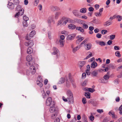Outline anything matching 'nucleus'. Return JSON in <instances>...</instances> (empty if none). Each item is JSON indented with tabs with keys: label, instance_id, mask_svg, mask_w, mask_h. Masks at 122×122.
<instances>
[{
	"label": "nucleus",
	"instance_id": "33",
	"mask_svg": "<svg viewBox=\"0 0 122 122\" xmlns=\"http://www.w3.org/2000/svg\"><path fill=\"white\" fill-rule=\"evenodd\" d=\"M111 24V22H109L108 21L105 22L104 24V25L105 26H107L110 25Z\"/></svg>",
	"mask_w": 122,
	"mask_h": 122
},
{
	"label": "nucleus",
	"instance_id": "28",
	"mask_svg": "<svg viewBox=\"0 0 122 122\" xmlns=\"http://www.w3.org/2000/svg\"><path fill=\"white\" fill-rule=\"evenodd\" d=\"M85 95L86 98L89 99L90 98V93L89 92H86Z\"/></svg>",
	"mask_w": 122,
	"mask_h": 122
},
{
	"label": "nucleus",
	"instance_id": "13",
	"mask_svg": "<svg viewBox=\"0 0 122 122\" xmlns=\"http://www.w3.org/2000/svg\"><path fill=\"white\" fill-rule=\"evenodd\" d=\"M80 45L74 48L73 47H72V52L73 53H75L78 50H79L81 47Z\"/></svg>",
	"mask_w": 122,
	"mask_h": 122
},
{
	"label": "nucleus",
	"instance_id": "20",
	"mask_svg": "<svg viewBox=\"0 0 122 122\" xmlns=\"http://www.w3.org/2000/svg\"><path fill=\"white\" fill-rule=\"evenodd\" d=\"M76 30L82 33H83L84 31V29L81 27H76Z\"/></svg>",
	"mask_w": 122,
	"mask_h": 122
},
{
	"label": "nucleus",
	"instance_id": "46",
	"mask_svg": "<svg viewBox=\"0 0 122 122\" xmlns=\"http://www.w3.org/2000/svg\"><path fill=\"white\" fill-rule=\"evenodd\" d=\"M105 80L104 79L102 78L100 80H101V81L100 82L102 83H107V81H105Z\"/></svg>",
	"mask_w": 122,
	"mask_h": 122
},
{
	"label": "nucleus",
	"instance_id": "16",
	"mask_svg": "<svg viewBox=\"0 0 122 122\" xmlns=\"http://www.w3.org/2000/svg\"><path fill=\"white\" fill-rule=\"evenodd\" d=\"M64 18H62L58 21L57 23V26L59 25L61 26L62 25H63V24H62V23H63L64 21Z\"/></svg>",
	"mask_w": 122,
	"mask_h": 122
},
{
	"label": "nucleus",
	"instance_id": "11",
	"mask_svg": "<svg viewBox=\"0 0 122 122\" xmlns=\"http://www.w3.org/2000/svg\"><path fill=\"white\" fill-rule=\"evenodd\" d=\"M54 52L52 53V54L53 55H57L59 53V51L57 48L55 47L53 48Z\"/></svg>",
	"mask_w": 122,
	"mask_h": 122
},
{
	"label": "nucleus",
	"instance_id": "39",
	"mask_svg": "<svg viewBox=\"0 0 122 122\" xmlns=\"http://www.w3.org/2000/svg\"><path fill=\"white\" fill-rule=\"evenodd\" d=\"M23 19L24 21H27L29 20V18L28 17L26 16V15H25L23 17Z\"/></svg>",
	"mask_w": 122,
	"mask_h": 122
},
{
	"label": "nucleus",
	"instance_id": "64",
	"mask_svg": "<svg viewBox=\"0 0 122 122\" xmlns=\"http://www.w3.org/2000/svg\"><path fill=\"white\" fill-rule=\"evenodd\" d=\"M60 40H63L65 38V36L63 35H61L60 36Z\"/></svg>",
	"mask_w": 122,
	"mask_h": 122
},
{
	"label": "nucleus",
	"instance_id": "56",
	"mask_svg": "<svg viewBox=\"0 0 122 122\" xmlns=\"http://www.w3.org/2000/svg\"><path fill=\"white\" fill-rule=\"evenodd\" d=\"M88 81L87 80H85L83 82L82 85L83 86H86L87 84V82Z\"/></svg>",
	"mask_w": 122,
	"mask_h": 122
},
{
	"label": "nucleus",
	"instance_id": "53",
	"mask_svg": "<svg viewBox=\"0 0 122 122\" xmlns=\"http://www.w3.org/2000/svg\"><path fill=\"white\" fill-rule=\"evenodd\" d=\"M43 93H42V97L44 99H45L46 98V95L45 91L43 90Z\"/></svg>",
	"mask_w": 122,
	"mask_h": 122
},
{
	"label": "nucleus",
	"instance_id": "8",
	"mask_svg": "<svg viewBox=\"0 0 122 122\" xmlns=\"http://www.w3.org/2000/svg\"><path fill=\"white\" fill-rule=\"evenodd\" d=\"M75 34H71L68 35L67 37V40H73L75 36Z\"/></svg>",
	"mask_w": 122,
	"mask_h": 122
},
{
	"label": "nucleus",
	"instance_id": "5",
	"mask_svg": "<svg viewBox=\"0 0 122 122\" xmlns=\"http://www.w3.org/2000/svg\"><path fill=\"white\" fill-rule=\"evenodd\" d=\"M86 62L85 61H80L79 62L78 66L81 71L83 70V68H84V65L85 64Z\"/></svg>",
	"mask_w": 122,
	"mask_h": 122
},
{
	"label": "nucleus",
	"instance_id": "38",
	"mask_svg": "<svg viewBox=\"0 0 122 122\" xmlns=\"http://www.w3.org/2000/svg\"><path fill=\"white\" fill-rule=\"evenodd\" d=\"M91 115L90 116L89 118L91 121H92L94 120V117L93 116H92V113H91Z\"/></svg>",
	"mask_w": 122,
	"mask_h": 122
},
{
	"label": "nucleus",
	"instance_id": "6",
	"mask_svg": "<svg viewBox=\"0 0 122 122\" xmlns=\"http://www.w3.org/2000/svg\"><path fill=\"white\" fill-rule=\"evenodd\" d=\"M51 10L53 12H55L59 11L60 10V8L57 6L52 5L50 7Z\"/></svg>",
	"mask_w": 122,
	"mask_h": 122
},
{
	"label": "nucleus",
	"instance_id": "2",
	"mask_svg": "<svg viewBox=\"0 0 122 122\" xmlns=\"http://www.w3.org/2000/svg\"><path fill=\"white\" fill-rule=\"evenodd\" d=\"M16 10H17L19 11L16 13L15 15V17L18 18L20 16L22 15L24 12V9H22L21 6L20 5H18L16 7Z\"/></svg>",
	"mask_w": 122,
	"mask_h": 122
},
{
	"label": "nucleus",
	"instance_id": "18",
	"mask_svg": "<svg viewBox=\"0 0 122 122\" xmlns=\"http://www.w3.org/2000/svg\"><path fill=\"white\" fill-rule=\"evenodd\" d=\"M87 70L86 71V73L87 75H89L90 74V72H89L90 70V66L88 65L86 66Z\"/></svg>",
	"mask_w": 122,
	"mask_h": 122
},
{
	"label": "nucleus",
	"instance_id": "63",
	"mask_svg": "<svg viewBox=\"0 0 122 122\" xmlns=\"http://www.w3.org/2000/svg\"><path fill=\"white\" fill-rule=\"evenodd\" d=\"M60 120L59 118H56L54 122H60Z\"/></svg>",
	"mask_w": 122,
	"mask_h": 122
},
{
	"label": "nucleus",
	"instance_id": "62",
	"mask_svg": "<svg viewBox=\"0 0 122 122\" xmlns=\"http://www.w3.org/2000/svg\"><path fill=\"white\" fill-rule=\"evenodd\" d=\"M94 29V27L92 26H90L89 27V30L90 31H92Z\"/></svg>",
	"mask_w": 122,
	"mask_h": 122
},
{
	"label": "nucleus",
	"instance_id": "9",
	"mask_svg": "<svg viewBox=\"0 0 122 122\" xmlns=\"http://www.w3.org/2000/svg\"><path fill=\"white\" fill-rule=\"evenodd\" d=\"M76 38L77 39L76 41V43L77 44H79L84 39L83 37H81V36H76Z\"/></svg>",
	"mask_w": 122,
	"mask_h": 122
},
{
	"label": "nucleus",
	"instance_id": "59",
	"mask_svg": "<svg viewBox=\"0 0 122 122\" xmlns=\"http://www.w3.org/2000/svg\"><path fill=\"white\" fill-rule=\"evenodd\" d=\"M97 111L99 113H101L102 112H103V110L102 109H98L97 110Z\"/></svg>",
	"mask_w": 122,
	"mask_h": 122
},
{
	"label": "nucleus",
	"instance_id": "22",
	"mask_svg": "<svg viewBox=\"0 0 122 122\" xmlns=\"http://www.w3.org/2000/svg\"><path fill=\"white\" fill-rule=\"evenodd\" d=\"M98 74V72L97 70H95L92 72L91 74L93 77L96 76Z\"/></svg>",
	"mask_w": 122,
	"mask_h": 122
},
{
	"label": "nucleus",
	"instance_id": "14",
	"mask_svg": "<svg viewBox=\"0 0 122 122\" xmlns=\"http://www.w3.org/2000/svg\"><path fill=\"white\" fill-rule=\"evenodd\" d=\"M76 26L73 24H70L68 26V28L71 30L75 29L76 28Z\"/></svg>",
	"mask_w": 122,
	"mask_h": 122
},
{
	"label": "nucleus",
	"instance_id": "12",
	"mask_svg": "<svg viewBox=\"0 0 122 122\" xmlns=\"http://www.w3.org/2000/svg\"><path fill=\"white\" fill-rule=\"evenodd\" d=\"M7 6L9 9H12L14 8V5L12 3L9 2L7 5Z\"/></svg>",
	"mask_w": 122,
	"mask_h": 122
},
{
	"label": "nucleus",
	"instance_id": "1",
	"mask_svg": "<svg viewBox=\"0 0 122 122\" xmlns=\"http://www.w3.org/2000/svg\"><path fill=\"white\" fill-rule=\"evenodd\" d=\"M26 64L27 66H30L29 70L26 71L27 75H29L30 73L32 74H34L36 71L35 66H34L31 65L30 63H26Z\"/></svg>",
	"mask_w": 122,
	"mask_h": 122
},
{
	"label": "nucleus",
	"instance_id": "49",
	"mask_svg": "<svg viewBox=\"0 0 122 122\" xmlns=\"http://www.w3.org/2000/svg\"><path fill=\"white\" fill-rule=\"evenodd\" d=\"M67 20L68 22L70 23H72L73 22V20H72L70 18L66 17Z\"/></svg>",
	"mask_w": 122,
	"mask_h": 122
},
{
	"label": "nucleus",
	"instance_id": "57",
	"mask_svg": "<svg viewBox=\"0 0 122 122\" xmlns=\"http://www.w3.org/2000/svg\"><path fill=\"white\" fill-rule=\"evenodd\" d=\"M114 83L116 84H117L119 83V80L118 79H116L114 81Z\"/></svg>",
	"mask_w": 122,
	"mask_h": 122
},
{
	"label": "nucleus",
	"instance_id": "34",
	"mask_svg": "<svg viewBox=\"0 0 122 122\" xmlns=\"http://www.w3.org/2000/svg\"><path fill=\"white\" fill-rule=\"evenodd\" d=\"M23 25L24 27H27L28 25V24L27 23V21H24L23 22Z\"/></svg>",
	"mask_w": 122,
	"mask_h": 122
},
{
	"label": "nucleus",
	"instance_id": "3",
	"mask_svg": "<svg viewBox=\"0 0 122 122\" xmlns=\"http://www.w3.org/2000/svg\"><path fill=\"white\" fill-rule=\"evenodd\" d=\"M46 104L47 106H55V102L54 101H52L51 97H49L46 100Z\"/></svg>",
	"mask_w": 122,
	"mask_h": 122
},
{
	"label": "nucleus",
	"instance_id": "30",
	"mask_svg": "<svg viewBox=\"0 0 122 122\" xmlns=\"http://www.w3.org/2000/svg\"><path fill=\"white\" fill-rule=\"evenodd\" d=\"M80 11L81 13H85L86 12V9L85 8H83L81 9L80 10Z\"/></svg>",
	"mask_w": 122,
	"mask_h": 122
},
{
	"label": "nucleus",
	"instance_id": "23",
	"mask_svg": "<svg viewBox=\"0 0 122 122\" xmlns=\"http://www.w3.org/2000/svg\"><path fill=\"white\" fill-rule=\"evenodd\" d=\"M33 51V49L30 47H29L27 49V53L28 54H30Z\"/></svg>",
	"mask_w": 122,
	"mask_h": 122
},
{
	"label": "nucleus",
	"instance_id": "4",
	"mask_svg": "<svg viewBox=\"0 0 122 122\" xmlns=\"http://www.w3.org/2000/svg\"><path fill=\"white\" fill-rule=\"evenodd\" d=\"M67 94L68 97L67 98L68 101L70 102H73V94L70 90H68L67 92Z\"/></svg>",
	"mask_w": 122,
	"mask_h": 122
},
{
	"label": "nucleus",
	"instance_id": "15",
	"mask_svg": "<svg viewBox=\"0 0 122 122\" xmlns=\"http://www.w3.org/2000/svg\"><path fill=\"white\" fill-rule=\"evenodd\" d=\"M32 60V57L31 55H28L26 57V60L28 61L27 63L31 61Z\"/></svg>",
	"mask_w": 122,
	"mask_h": 122
},
{
	"label": "nucleus",
	"instance_id": "26",
	"mask_svg": "<svg viewBox=\"0 0 122 122\" xmlns=\"http://www.w3.org/2000/svg\"><path fill=\"white\" fill-rule=\"evenodd\" d=\"M73 13L74 15L76 16H79L78 11L77 10H74L73 11Z\"/></svg>",
	"mask_w": 122,
	"mask_h": 122
},
{
	"label": "nucleus",
	"instance_id": "50",
	"mask_svg": "<svg viewBox=\"0 0 122 122\" xmlns=\"http://www.w3.org/2000/svg\"><path fill=\"white\" fill-rule=\"evenodd\" d=\"M86 74L85 73H83L82 74V78L83 79H85L86 77Z\"/></svg>",
	"mask_w": 122,
	"mask_h": 122
},
{
	"label": "nucleus",
	"instance_id": "55",
	"mask_svg": "<svg viewBox=\"0 0 122 122\" xmlns=\"http://www.w3.org/2000/svg\"><path fill=\"white\" fill-rule=\"evenodd\" d=\"M102 35L100 33H97L96 35V37L98 38H101L102 36Z\"/></svg>",
	"mask_w": 122,
	"mask_h": 122
},
{
	"label": "nucleus",
	"instance_id": "44",
	"mask_svg": "<svg viewBox=\"0 0 122 122\" xmlns=\"http://www.w3.org/2000/svg\"><path fill=\"white\" fill-rule=\"evenodd\" d=\"M83 29H86L88 28V26L85 23L83 25Z\"/></svg>",
	"mask_w": 122,
	"mask_h": 122
},
{
	"label": "nucleus",
	"instance_id": "29",
	"mask_svg": "<svg viewBox=\"0 0 122 122\" xmlns=\"http://www.w3.org/2000/svg\"><path fill=\"white\" fill-rule=\"evenodd\" d=\"M62 18H64V21H63V22L62 23V24H63V25H65L67 22H68L67 20L66 17H63Z\"/></svg>",
	"mask_w": 122,
	"mask_h": 122
},
{
	"label": "nucleus",
	"instance_id": "45",
	"mask_svg": "<svg viewBox=\"0 0 122 122\" xmlns=\"http://www.w3.org/2000/svg\"><path fill=\"white\" fill-rule=\"evenodd\" d=\"M115 37V35H111L110 36V38L111 40H113Z\"/></svg>",
	"mask_w": 122,
	"mask_h": 122
},
{
	"label": "nucleus",
	"instance_id": "17",
	"mask_svg": "<svg viewBox=\"0 0 122 122\" xmlns=\"http://www.w3.org/2000/svg\"><path fill=\"white\" fill-rule=\"evenodd\" d=\"M55 106H51L50 107V111L51 113L54 112L56 111V108L54 107Z\"/></svg>",
	"mask_w": 122,
	"mask_h": 122
},
{
	"label": "nucleus",
	"instance_id": "32",
	"mask_svg": "<svg viewBox=\"0 0 122 122\" xmlns=\"http://www.w3.org/2000/svg\"><path fill=\"white\" fill-rule=\"evenodd\" d=\"M65 79L64 78H61L60 80L59 84H62L65 81Z\"/></svg>",
	"mask_w": 122,
	"mask_h": 122
},
{
	"label": "nucleus",
	"instance_id": "10",
	"mask_svg": "<svg viewBox=\"0 0 122 122\" xmlns=\"http://www.w3.org/2000/svg\"><path fill=\"white\" fill-rule=\"evenodd\" d=\"M25 45L26 46H32L34 44V43L32 40H30L28 42H26L25 43Z\"/></svg>",
	"mask_w": 122,
	"mask_h": 122
},
{
	"label": "nucleus",
	"instance_id": "48",
	"mask_svg": "<svg viewBox=\"0 0 122 122\" xmlns=\"http://www.w3.org/2000/svg\"><path fill=\"white\" fill-rule=\"evenodd\" d=\"M104 69H101V70L104 71H107L108 70V68L107 67H105L104 66H103Z\"/></svg>",
	"mask_w": 122,
	"mask_h": 122
},
{
	"label": "nucleus",
	"instance_id": "61",
	"mask_svg": "<svg viewBox=\"0 0 122 122\" xmlns=\"http://www.w3.org/2000/svg\"><path fill=\"white\" fill-rule=\"evenodd\" d=\"M39 2V0H35L34 5H37L38 4Z\"/></svg>",
	"mask_w": 122,
	"mask_h": 122
},
{
	"label": "nucleus",
	"instance_id": "40",
	"mask_svg": "<svg viewBox=\"0 0 122 122\" xmlns=\"http://www.w3.org/2000/svg\"><path fill=\"white\" fill-rule=\"evenodd\" d=\"M95 15L97 16H100L101 15L102 13L101 12H96L95 13Z\"/></svg>",
	"mask_w": 122,
	"mask_h": 122
},
{
	"label": "nucleus",
	"instance_id": "27",
	"mask_svg": "<svg viewBox=\"0 0 122 122\" xmlns=\"http://www.w3.org/2000/svg\"><path fill=\"white\" fill-rule=\"evenodd\" d=\"M35 34L36 33L35 30H32L30 33L29 36L31 37H33L35 35Z\"/></svg>",
	"mask_w": 122,
	"mask_h": 122
},
{
	"label": "nucleus",
	"instance_id": "37",
	"mask_svg": "<svg viewBox=\"0 0 122 122\" xmlns=\"http://www.w3.org/2000/svg\"><path fill=\"white\" fill-rule=\"evenodd\" d=\"M116 18L118 19V21H120L122 20V16L120 15H118L117 16Z\"/></svg>",
	"mask_w": 122,
	"mask_h": 122
},
{
	"label": "nucleus",
	"instance_id": "54",
	"mask_svg": "<svg viewBox=\"0 0 122 122\" xmlns=\"http://www.w3.org/2000/svg\"><path fill=\"white\" fill-rule=\"evenodd\" d=\"M119 47L117 46H115L114 47V49L115 50H119Z\"/></svg>",
	"mask_w": 122,
	"mask_h": 122
},
{
	"label": "nucleus",
	"instance_id": "60",
	"mask_svg": "<svg viewBox=\"0 0 122 122\" xmlns=\"http://www.w3.org/2000/svg\"><path fill=\"white\" fill-rule=\"evenodd\" d=\"M94 10V8L92 7H90L88 9L90 11H92Z\"/></svg>",
	"mask_w": 122,
	"mask_h": 122
},
{
	"label": "nucleus",
	"instance_id": "19",
	"mask_svg": "<svg viewBox=\"0 0 122 122\" xmlns=\"http://www.w3.org/2000/svg\"><path fill=\"white\" fill-rule=\"evenodd\" d=\"M61 13L60 11H57L56 12L55 14V18L56 19H58L59 16L61 15Z\"/></svg>",
	"mask_w": 122,
	"mask_h": 122
},
{
	"label": "nucleus",
	"instance_id": "52",
	"mask_svg": "<svg viewBox=\"0 0 122 122\" xmlns=\"http://www.w3.org/2000/svg\"><path fill=\"white\" fill-rule=\"evenodd\" d=\"M51 33L50 32H48V38L51 40Z\"/></svg>",
	"mask_w": 122,
	"mask_h": 122
},
{
	"label": "nucleus",
	"instance_id": "58",
	"mask_svg": "<svg viewBox=\"0 0 122 122\" xmlns=\"http://www.w3.org/2000/svg\"><path fill=\"white\" fill-rule=\"evenodd\" d=\"M108 121V119L107 117H105L104 119L103 122H107Z\"/></svg>",
	"mask_w": 122,
	"mask_h": 122
},
{
	"label": "nucleus",
	"instance_id": "36",
	"mask_svg": "<svg viewBox=\"0 0 122 122\" xmlns=\"http://www.w3.org/2000/svg\"><path fill=\"white\" fill-rule=\"evenodd\" d=\"M37 84L40 87H41L43 86V84L41 82L39 81H37Z\"/></svg>",
	"mask_w": 122,
	"mask_h": 122
},
{
	"label": "nucleus",
	"instance_id": "35",
	"mask_svg": "<svg viewBox=\"0 0 122 122\" xmlns=\"http://www.w3.org/2000/svg\"><path fill=\"white\" fill-rule=\"evenodd\" d=\"M59 42L61 46L63 47L64 45V41L63 40H60L59 41Z\"/></svg>",
	"mask_w": 122,
	"mask_h": 122
},
{
	"label": "nucleus",
	"instance_id": "7",
	"mask_svg": "<svg viewBox=\"0 0 122 122\" xmlns=\"http://www.w3.org/2000/svg\"><path fill=\"white\" fill-rule=\"evenodd\" d=\"M84 46L86 49L88 50L91 48L92 45L91 43H88L86 44H84Z\"/></svg>",
	"mask_w": 122,
	"mask_h": 122
},
{
	"label": "nucleus",
	"instance_id": "51",
	"mask_svg": "<svg viewBox=\"0 0 122 122\" xmlns=\"http://www.w3.org/2000/svg\"><path fill=\"white\" fill-rule=\"evenodd\" d=\"M82 101L83 104H85L86 103V98L85 97H83L82 98Z\"/></svg>",
	"mask_w": 122,
	"mask_h": 122
},
{
	"label": "nucleus",
	"instance_id": "21",
	"mask_svg": "<svg viewBox=\"0 0 122 122\" xmlns=\"http://www.w3.org/2000/svg\"><path fill=\"white\" fill-rule=\"evenodd\" d=\"M85 90L91 92L92 93L95 91V90L93 88H85Z\"/></svg>",
	"mask_w": 122,
	"mask_h": 122
},
{
	"label": "nucleus",
	"instance_id": "25",
	"mask_svg": "<svg viewBox=\"0 0 122 122\" xmlns=\"http://www.w3.org/2000/svg\"><path fill=\"white\" fill-rule=\"evenodd\" d=\"M76 20V21L78 22V23H80L81 24L83 25L86 22L84 20H83L80 19H75Z\"/></svg>",
	"mask_w": 122,
	"mask_h": 122
},
{
	"label": "nucleus",
	"instance_id": "43",
	"mask_svg": "<svg viewBox=\"0 0 122 122\" xmlns=\"http://www.w3.org/2000/svg\"><path fill=\"white\" fill-rule=\"evenodd\" d=\"M109 78V76L107 75H105L103 77V78L105 80H107Z\"/></svg>",
	"mask_w": 122,
	"mask_h": 122
},
{
	"label": "nucleus",
	"instance_id": "31",
	"mask_svg": "<svg viewBox=\"0 0 122 122\" xmlns=\"http://www.w3.org/2000/svg\"><path fill=\"white\" fill-rule=\"evenodd\" d=\"M115 55L117 56L118 57H120L121 56V55L120 54V51H117L115 53Z\"/></svg>",
	"mask_w": 122,
	"mask_h": 122
},
{
	"label": "nucleus",
	"instance_id": "47",
	"mask_svg": "<svg viewBox=\"0 0 122 122\" xmlns=\"http://www.w3.org/2000/svg\"><path fill=\"white\" fill-rule=\"evenodd\" d=\"M13 2L16 5H17L19 4V0H13Z\"/></svg>",
	"mask_w": 122,
	"mask_h": 122
},
{
	"label": "nucleus",
	"instance_id": "42",
	"mask_svg": "<svg viewBox=\"0 0 122 122\" xmlns=\"http://www.w3.org/2000/svg\"><path fill=\"white\" fill-rule=\"evenodd\" d=\"M98 43L101 46L105 45V43L103 41H99L98 42Z\"/></svg>",
	"mask_w": 122,
	"mask_h": 122
},
{
	"label": "nucleus",
	"instance_id": "24",
	"mask_svg": "<svg viewBox=\"0 0 122 122\" xmlns=\"http://www.w3.org/2000/svg\"><path fill=\"white\" fill-rule=\"evenodd\" d=\"M97 66V64L96 62H93L92 63L91 66V68H95Z\"/></svg>",
	"mask_w": 122,
	"mask_h": 122
},
{
	"label": "nucleus",
	"instance_id": "41",
	"mask_svg": "<svg viewBox=\"0 0 122 122\" xmlns=\"http://www.w3.org/2000/svg\"><path fill=\"white\" fill-rule=\"evenodd\" d=\"M107 31L106 30H102L101 31V33L103 35L105 34H106Z\"/></svg>",
	"mask_w": 122,
	"mask_h": 122
}]
</instances>
